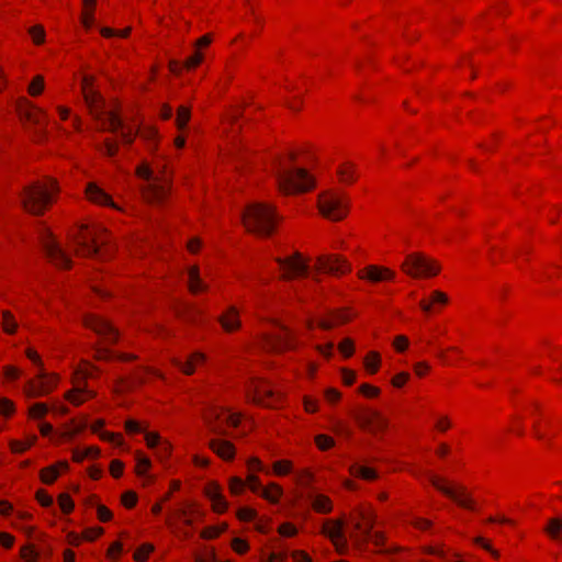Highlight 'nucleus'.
<instances>
[{"instance_id":"4be33fe9","label":"nucleus","mask_w":562,"mask_h":562,"mask_svg":"<svg viewBox=\"0 0 562 562\" xmlns=\"http://www.w3.org/2000/svg\"><path fill=\"white\" fill-rule=\"evenodd\" d=\"M274 392L267 385H258L251 396V401L263 406H273Z\"/></svg>"},{"instance_id":"4468645a","label":"nucleus","mask_w":562,"mask_h":562,"mask_svg":"<svg viewBox=\"0 0 562 562\" xmlns=\"http://www.w3.org/2000/svg\"><path fill=\"white\" fill-rule=\"evenodd\" d=\"M429 480L431 484L441 493L447 495L448 497L452 498L454 502H457L460 506L473 509V501L467 495L465 490L463 487H451L443 483L441 479H439L436 475H430Z\"/></svg>"},{"instance_id":"6e6d98bb","label":"nucleus","mask_w":562,"mask_h":562,"mask_svg":"<svg viewBox=\"0 0 562 562\" xmlns=\"http://www.w3.org/2000/svg\"><path fill=\"white\" fill-rule=\"evenodd\" d=\"M245 487V482L239 477H232L229 488L233 494H238Z\"/></svg>"},{"instance_id":"473e14b6","label":"nucleus","mask_w":562,"mask_h":562,"mask_svg":"<svg viewBox=\"0 0 562 562\" xmlns=\"http://www.w3.org/2000/svg\"><path fill=\"white\" fill-rule=\"evenodd\" d=\"M93 392L89 390L88 385L85 389H81L79 385L76 389L67 394V398L74 405H79L83 402V400L88 396H92Z\"/></svg>"},{"instance_id":"37998d69","label":"nucleus","mask_w":562,"mask_h":562,"mask_svg":"<svg viewBox=\"0 0 562 562\" xmlns=\"http://www.w3.org/2000/svg\"><path fill=\"white\" fill-rule=\"evenodd\" d=\"M44 89V78L36 76L29 86V92L31 95H38Z\"/></svg>"},{"instance_id":"4c0bfd02","label":"nucleus","mask_w":562,"mask_h":562,"mask_svg":"<svg viewBox=\"0 0 562 562\" xmlns=\"http://www.w3.org/2000/svg\"><path fill=\"white\" fill-rule=\"evenodd\" d=\"M2 317H3V322H2L3 330L8 334H13L18 327V324L14 321L13 315L9 311H3Z\"/></svg>"},{"instance_id":"c9c22d12","label":"nucleus","mask_w":562,"mask_h":562,"mask_svg":"<svg viewBox=\"0 0 562 562\" xmlns=\"http://www.w3.org/2000/svg\"><path fill=\"white\" fill-rule=\"evenodd\" d=\"M145 439H146L147 446L149 448H156V447H159L161 445V439H160L158 434L146 432L145 434ZM162 449H164L165 453H168L169 445L167 442L162 443Z\"/></svg>"},{"instance_id":"39448f33","label":"nucleus","mask_w":562,"mask_h":562,"mask_svg":"<svg viewBox=\"0 0 562 562\" xmlns=\"http://www.w3.org/2000/svg\"><path fill=\"white\" fill-rule=\"evenodd\" d=\"M138 176L147 181V187L144 189V195L148 201L162 200L169 190L168 178L165 173L160 176L146 165L137 169Z\"/></svg>"},{"instance_id":"20e7f679","label":"nucleus","mask_w":562,"mask_h":562,"mask_svg":"<svg viewBox=\"0 0 562 562\" xmlns=\"http://www.w3.org/2000/svg\"><path fill=\"white\" fill-rule=\"evenodd\" d=\"M318 209L324 217L340 221L348 213V201L336 191H326L318 198Z\"/></svg>"},{"instance_id":"69168bd1","label":"nucleus","mask_w":562,"mask_h":562,"mask_svg":"<svg viewBox=\"0 0 562 562\" xmlns=\"http://www.w3.org/2000/svg\"><path fill=\"white\" fill-rule=\"evenodd\" d=\"M279 532L282 536L291 537V536H294L296 533V528L293 525L286 522V524H283V525L280 526Z\"/></svg>"},{"instance_id":"423d86ee","label":"nucleus","mask_w":562,"mask_h":562,"mask_svg":"<svg viewBox=\"0 0 562 562\" xmlns=\"http://www.w3.org/2000/svg\"><path fill=\"white\" fill-rule=\"evenodd\" d=\"M402 269L413 278L431 277L440 271V266L420 252L406 256Z\"/></svg>"},{"instance_id":"a878e982","label":"nucleus","mask_w":562,"mask_h":562,"mask_svg":"<svg viewBox=\"0 0 562 562\" xmlns=\"http://www.w3.org/2000/svg\"><path fill=\"white\" fill-rule=\"evenodd\" d=\"M359 515L361 521L355 524V529L359 530L366 538L373 532L374 517L371 513L366 510H361Z\"/></svg>"},{"instance_id":"412c9836","label":"nucleus","mask_w":562,"mask_h":562,"mask_svg":"<svg viewBox=\"0 0 562 562\" xmlns=\"http://www.w3.org/2000/svg\"><path fill=\"white\" fill-rule=\"evenodd\" d=\"M209 445L210 448L222 459L231 460L234 458L235 448L229 441L224 439H212Z\"/></svg>"},{"instance_id":"72a5a7b5","label":"nucleus","mask_w":562,"mask_h":562,"mask_svg":"<svg viewBox=\"0 0 562 562\" xmlns=\"http://www.w3.org/2000/svg\"><path fill=\"white\" fill-rule=\"evenodd\" d=\"M312 506L318 513H328L331 509V504L328 497L324 495H312L311 496Z\"/></svg>"},{"instance_id":"f8f14e48","label":"nucleus","mask_w":562,"mask_h":562,"mask_svg":"<svg viewBox=\"0 0 562 562\" xmlns=\"http://www.w3.org/2000/svg\"><path fill=\"white\" fill-rule=\"evenodd\" d=\"M56 385V378L48 375L44 370L37 374V380H29L24 393L29 397H38L49 393Z\"/></svg>"},{"instance_id":"cd10ccee","label":"nucleus","mask_w":562,"mask_h":562,"mask_svg":"<svg viewBox=\"0 0 562 562\" xmlns=\"http://www.w3.org/2000/svg\"><path fill=\"white\" fill-rule=\"evenodd\" d=\"M205 360V357L201 352H194L190 356V358L186 361H177V367L186 374H192L194 371L195 366H199L200 363H203Z\"/></svg>"},{"instance_id":"49530a36","label":"nucleus","mask_w":562,"mask_h":562,"mask_svg":"<svg viewBox=\"0 0 562 562\" xmlns=\"http://www.w3.org/2000/svg\"><path fill=\"white\" fill-rule=\"evenodd\" d=\"M316 445L321 450H327L335 443L334 439L327 435H318L315 438Z\"/></svg>"},{"instance_id":"7ed1b4c3","label":"nucleus","mask_w":562,"mask_h":562,"mask_svg":"<svg viewBox=\"0 0 562 562\" xmlns=\"http://www.w3.org/2000/svg\"><path fill=\"white\" fill-rule=\"evenodd\" d=\"M276 177L279 189L285 194L307 191L314 186L312 177L303 168H285L279 164Z\"/></svg>"},{"instance_id":"7c9ffc66","label":"nucleus","mask_w":562,"mask_h":562,"mask_svg":"<svg viewBox=\"0 0 562 562\" xmlns=\"http://www.w3.org/2000/svg\"><path fill=\"white\" fill-rule=\"evenodd\" d=\"M95 0H83V13L81 18L82 25L86 30H90L94 23L93 10Z\"/></svg>"},{"instance_id":"5fc2aeb1","label":"nucleus","mask_w":562,"mask_h":562,"mask_svg":"<svg viewBox=\"0 0 562 562\" xmlns=\"http://www.w3.org/2000/svg\"><path fill=\"white\" fill-rule=\"evenodd\" d=\"M232 547L239 554L245 553L249 548L248 543L240 538H235L232 542Z\"/></svg>"},{"instance_id":"f257e3e1","label":"nucleus","mask_w":562,"mask_h":562,"mask_svg":"<svg viewBox=\"0 0 562 562\" xmlns=\"http://www.w3.org/2000/svg\"><path fill=\"white\" fill-rule=\"evenodd\" d=\"M57 191L58 187L53 179L34 181L23 187L20 192V202L26 212L38 216L53 203Z\"/></svg>"},{"instance_id":"1a4fd4ad","label":"nucleus","mask_w":562,"mask_h":562,"mask_svg":"<svg viewBox=\"0 0 562 562\" xmlns=\"http://www.w3.org/2000/svg\"><path fill=\"white\" fill-rule=\"evenodd\" d=\"M205 423L213 434L224 436L226 432L223 425L236 427L239 423V416L220 407L210 408L204 415Z\"/></svg>"},{"instance_id":"2eb2a0df","label":"nucleus","mask_w":562,"mask_h":562,"mask_svg":"<svg viewBox=\"0 0 562 562\" xmlns=\"http://www.w3.org/2000/svg\"><path fill=\"white\" fill-rule=\"evenodd\" d=\"M108 132H113L116 137H120L124 143H131L135 133L133 127L126 126L115 109L110 104L108 100Z\"/></svg>"},{"instance_id":"bb28decb","label":"nucleus","mask_w":562,"mask_h":562,"mask_svg":"<svg viewBox=\"0 0 562 562\" xmlns=\"http://www.w3.org/2000/svg\"><path fill=\"white\" fill-rule=\"evenodd\" d=\"M543 530L552 540L562 542V517L550 518Z\"/></svg>"},{"instance_id":"8fccbe9b","label":"nucleus","mask_w":562,"mask_h":562,"mask_svg":"<svg viewBox=\"0 0 562 562\" xmlns=\"http://www.w3.org/2000/svg\"><path fill=\"white\" fill-rule=\"evenodd\" d=\"M58 503L61 510L66 514L70 513L74 508V502L68 494H60L58 497Z\"/></svg>"},{"instance_id":"c03bdc74","label":"nucleus","mask_w":562,"mask_h":562,"mask_svg":"<svg viewBox=\"0 0 562 562\" xmlns=\"http://www.w3.org/2000/svg\"><path fill=\"white\" fill-rule=\"evenodd\" d=\"M29 33L32 36L35 44H41L44 42L45 31L42 25H34L30 27Z\"/></svg>"},{"instance_id":"aec40b11","label":"nucleus","mask_w":562,"mask_h":562,"mask_svg":"<svg viewBox=\"0 0 562 562\" xmlns=\"http://www.w3.org/2000/svg\"><path fill=\"white\" fill-rule=\"evenodd\" d=\"M222 327L231 333L240 327L239 313L235 306H229L220 317Z\"/></svg>"},{"instance_id":"774afa93","label":"nucleus","mask_w":562,"mask_h":562,"mask_svg":"<svg viewBox=\"0 0 562 562\" xmlns=\"http://www.w3.org/2000/svg\"><path fill=\"white\" fill-rule=\"evenodd\" d=\"M150 461L146 457L138 458L137 460V473L139 475L144 474L145 471L149 468Z\"/></svg>"},{"instance_id":"0eeeda50","label":"nucleus","mask_w":562,"mask_h":562,"mask_svg":"<svg viewBox=\"0 0 562 562\" xmlns=\"http://www.w3.org/2000/svg\"><path fill=\"white\" fill-rule=\"evenodd\" d=\"M82 94L85 104L89 111V114L103 125L102 115L104 101L103 97L95 85V79L91 75H86L82 79Z\"/></svg>"},{"instance_id":"ea45409f","label":"nucleus","mask_w":562,"mask_h":562,"mask_svg":"<svg viewBox=\"0 0 562 562\" xmlns=\"http://www.w3.org/2000/svg\"><path fill=\"white\" fill-rule=\"evenodd\" d=\"M189 119H190V110H189V108H187L184 105H181L178 109L177 119H176V124H177L178 128L179 130L184 128V126L187 125Z\"/></svg>"},{"instance_id":"58836bf2","label":"nucleus","mask_w":562,"mask_h":562,"mask_svg":"<svg viewBox=\"0 0 562 562\" xmlns=\"http://www.w3.org/2000/svg\"><path fill=\"white\" fill-rule=\"evenodd\" d=\"M85 324L87 327L91 328L94 333L99 335H101L104 330L103 322L93 315L87 316L85 318Z\"/></svg>"},{"instance_id":"c756f323","label":"nucleus","mask_w":562,"mask_h":562,"mask_svg":"<svg viewBox=\"0 0 562 562\" xmlns=\"http://www.w3.org/2000/svg\"><path fill=\"white\" fill-rule=\"evenodd\" d=\"M349 471L353 476L361 477V479L368 480V481H371V480H374L378 477V474L373 469L366 467L363 464L357 463V462L350 465Z\"/></svg>"},{"instance_id":"f3484780","label":"nucleus","mask_w":562,"mask_h":562,"mask_svg":"<svg viewBox=\"0 0 562 562\" xmlns=\"http://www.w3.org/2000/svg\"><path fill=\"white\" fill-rule=\"evenodd\" d=\"M358 423L371 431L376 432L383 430L387 426V420L378 411H368L356 416Z\"/></svg>"},{"instance_id":"6ab92c4d","label":"nucleus","mask_w":562,"mask_h":562,"mask_svg":"<svg viewBox=\"0 0 562 562\" xmlns=\"http://www.w3.org/2000/svg\"><path fill=\"white\" fill-rule=\"evenodd\" d=\"M358 276L360 279H366L371 282H380L383 280H391L395 274L387 268L371 265L360 270Z\"/></svg>"},{"instance_id":"b1692460","label":"nucleus","mask_w":562,"mask_h":562,"mask_svg":"<svg viewBox=\"0 0 562 562\" xmlns=\"http://www.w3.org/2000/svg\"><path fill=\"white\" fill-rule=\"evenodd\" d=\"M188 278V286L193 294L207 290V284L204 283L203 280L200 278L198 267H191L189 269Z\"/></svg>"},{"instance_id":"13d9d810","label":"nucleus","mask_w":562,"mask_h":562,"mask_svg":"<svg viewBox=\"0 0 562 562\" xmlns=\"http://www.w3.org/2000/svg\"><path fill=\"white\" fill-rule=\"evenodd\" d=\"M338 348L345 357H350L353 353V344L350 339L341 341Z\"/></svg>"},{"instance_id":"79ce46f5","label":"nucleus","mask_w":562,"mask_h":562,"mask_svg":"<svg viewBox=\"0 0 562 562\" xmlns=\"http://www.w3.org/2000/svg\"><path fill=\"white\" fill-rule=\"evenodd\" d=\"M48 412V407L44 403H36L30 407V415L32 418L40 419Z\"/></svg>"},{"instance_id":"0e129e2a","label":"nucleus","mask_w":562,"mask_h":562,"mask_svg":"<svg viewBox=\"0 0 562 562\" xmlns=\"http://www.w3.org/2000/svg\"><path fill=\"white\" fill-rule=\"evenodd\" d=\"M13 412V403L8 398H0V413L3 415L11 414Z\"/></svg>"},{"instance_id":"393cba45","label":"nucleus","mask_w":562,"mask_h":562,"mask_svg":"<svg viewBox=\"0 0 562 562\" xmlns=\"http://www.w3.org/2000/svg\"><path fill=\"white\" fill-rule=\"evenodd\" d=\"M21 114L32 124H35V125H41L42 122L45 120L46 115L45 113L32 105L31 103L29 102H25V108L23 110H21Z\"/></svg>"},{"instance_id":"f03ea898","label":"nucleus","mask_w":562,"mask_h":562,"mask_svg":"<svg viewBox=\"0 0 562 562\" xmlns=\"http://www.w3.org/2000/svg\"><path fill=\"white\" fill-rule=\"evenodd\" d=\"M241 218L248 232L266 237L274 232L278 215L270 204L254 202L243 211Z\"/></svg>"},{"instance_id":"680f3d73","label":"nucleus","mask_w":562,"mask_h":562,"mask_svg":"<svg viewBox=\"0 0 562 562\" xmlns=\"http://www.w3.org/2000/svg\"><path fill=\"white\" fill-rule=\"evenodd\" d=\"M34 440H35V438H33L32 441H30L27 443H23L21 441H12L11 449L15 453H21V452L25 451L27 448H30L31 445L34 442Z\"/></svg>"},{"instance_id":"5701e85b","label":"nucleus","mask_w":562,"mask_h":562,"mask_svg":"<svg viewBox=\"0 0 562 562\" xmlns=\"http://www.w3.org/2000/svg\"><path fill=\"white\" fill-rule=\"evenodd\" d=\"M205 493L212 501L214 510L223 513L227 508V502L222 496L218 485L210 483L205 488Z\"/></svg>"},{"instance_id":"bf43d9fd","label":"nucleus","mask_w":562,"mask_h":562,"mask_svg":"<svg viewBox=\"0 0 562 562\" xmlns=\"http://www.w3.org/2000/svg\"><path fill=\"white\" fill-rule=\"evenodd\" d=\"M123 471V464L119 460H113L111 464L108 467V472H111V474L115 477L120 476Z\"/></svg>"},{"instance_id":"9d476101","label":"nucleus","mask_w":562,"mask_h":562,"mask_svg":"<svg viewBox=\"0 0 562 562\" xmlns=\"http://www.w3.org/2000/svg\"><path fill=\"white\" fill-rule=\"evenodd\" d=\"M98 229L94 226L81 225L78 234L72 237L76 251L80 255L92 257L99 254L97 239Z\"/></svg>"},{"instance_id":"9b49d317","label":"nucleus","mask_w":562,"mask_h":562,"mask_svg":"<svg viewBox=\"0 0 562 562\" xmlns=\"http://www.w3.org/2000/svg\"><path fill=\"white\" fill-rule=\"evenodd\" d=\"M263 345L267 350L272 352H283L295 347L292 333L283 325L280 326L279 333L266 335Z\"/></svg>"},{"instance_id":"c85d7f7f","label":"nucleus","mask_w":562,"mask_h":562,"mask_svg":"<svg viewBox=\"0 0 562 562\" xmlns=\"http://www.w3.org/2000/svg\"><path fill=\"white\" fill-rule=\"evenodd\" d=\"M86 198L95 204H103L105 201L104 191L95 183L88 182L86 186Z\"/></svg>"},{"instance_id":"ddd939ff","label":"nucleus","mask_w":562,"mask_h":562,"mask_svg":"<svg viewBox=\"0 0 562 562\" xmlns=\"http://www.w3.org/2000/svg\"><path fill=\"white\" fill-rule=\"evenodd\" d=\"M276 261L283 270V279H292L299 276H307L308 265L304 261L299 252H295L292 257L277 258Z\"/></svg>"},{"instance_id":"2f4dec72","label":"nucleus","mask_w":562,"mask_h":562,"mask_svg":"<svg viewBox=\"0 0 562 562\" xmlns=\"http://www.w3.org/2000/svg\"><path fill=\"white\" fill-rule=\"evenodd\" d=\"M349 316L342 312L334 313L329 318L319 321V327L323 329H331L337 325L348 322Z\"/></svg>"},{"instance_id":"a211bd4d","label":"nucleus","mask_w":562,"mask_h":562,"mask_svg":"<svg viewBox=\"0 0 562 562\" xmlns=\"http://www.w3.org/2000/svg\"><path fill=\"white\" fill-rule=\"evenodd\" d=\"M323 532L333 540L336 549L341 553L346 548L344 522L340 520H328L324 525Z\"/></svg>"},{"instance_id":"e2e57ef3","label":"nucleus","mask_w":562,"mask_h":562,"mask_svg":"<svg viewBox=\"0 0 562 562\" xmlns=\"http://www.w3.org/2000/svg\"><path fill=\"white\" fill-rule=\"evenodd\" d=\"M256 517V512L251 508H240L238 510V518L241 520H252Z\"/></svg>"},{"instance_id":"052dcab7","label":"nucleus","mask_w":562,"mask_h":562,"mask_svg":"<svg viewBox=\"0 0 562 562\" xmlns=\"http://www.w3.org/2000/svg\"><path fill=\"white\" fill-rule=\"evenodd\" d=\"M37 501L42 506L48 507L53 504V498L45 491L40 490L36 494Z\"/></svg>"},{"instance_id":"3c124183","label":"nucleus","mask_w":562,"mask_h":562,"mask_svg":"<svg viewBox=\"0 0 562 562\" xmlns=\"http://www.w3.org/2000/svg\"><path fill=\"white\" fill-rule=\"evenodd\" d=\"M137 502V495L135 492L133 491H127L125 493L122 494V504L126 507V508H132L135 506Z\"/></svg>"},{"instance_id":"09e8293b","label":"nucleus","mask_w":562,"mask_h":562,"mask_svg":"<svg viewBox=\"0 0 562 562\" xmlns=\"http://www.w3.org/2000/svg\"><path fill=\"white\" fill-rule=\"evenodd\" d=\"M352 165L347 164L338 169V175L341 179V181L348 182L353 181V171H352Z\"/></svg>"},{"instance_id":"864d4df0","label":"nucleus","mask_w":562,"mask_h":562,"mask_svg":"<svg viewBox=\"0 0 562 562\" xmlns=\"http://www.w3.org/2000/svg\"><path fill=\"white\" fill-rule=\"evenodd\" d=\"M202 59H203V55L199 52H195L192 56H190L184 61L183 66L188 69L194 68L202 61Z\"/></svg>"},{"instance_id":"dca6fc26","label":"nucleus","mask_w":562,"mask_h":562,"mask_svg":"<svg viewBox=\"0 0 562 562\" xmlns=\"http://www.w3.org/2000/svg\"><path fill=\"white\" fill-rule=\"evenodd\" d=\"M316 268L319 271L342 274L350 270V266L339 256L323 255L317 258Z\"/></svg>"},{"instance_id":"f704fd0d","label":"nucleus","mask_w":562,"mask_h":562,"mask_svg":"<svg viewBox=\"0 0 562 562\" xmlns=\"http://www.w3.org/2000/svg\"><path fill=\"white\" fill-rule=\"evenodd\" d=\"M282 494V488L277 484H271L269 487L263 488L261 495L268 501L276 503Z\"/></svg>"},{"instance_id":"e433bc0d","label":"nucleus","mask_w":562,"mask_h":562,"mask_svg":"<svg viewBox=\"0 0 562 562\" xmlns=\"http://www.w3.org/2000/svg\"><path fill=\"white\" fill-rule=\"evenodd\" d=\"M59 475L57 467L52 465L41 471V480L45 484H52Z\"/></svg>"},{"instance_id":"de8ad7c7","label":"nucleus","mask_w":562,"mask_h":562,"mask_svg":"<svg viewBox=\"0 0 562 562\" xmlns=\"http://www.w3.org/2000/svg\"><path fill=\"white\" fill-rule=\"evenodd\" d=\"M154 550L151 544H144L136 550L134 558L137 562H145L148 554Z\"/></svg>"},{"instance_id":"603ef678","label":"nucleus","mask_w":562,"mask_h":562,"mask_svg":"<svg viewBox=\"0 0 562 562\" xmlns=\"http://www.w3.org/2000/svg\"><path fill=\"white\" fill-rule=\"evenodd\" d=\"M274 472L279 475H283L290 472L291 463L285 460L277 461L273 465Z\"/></svg>"},{"instance_id":"a19ab883","label":"nucleus","mask_w":562,"mask_h":562,"mask_svg":"<svg viewBox=\"0 0 562 562\" xmlns=\"http://www.w3.org/2000/svg\"><path fill=\"white\" fill-rule=\"evenodd\" d=\"M100 454V450L98 448H88L83 451H75L74 452V459L76 461H81L83 460L85 458H90V459H94L97 458L98 456Z\"/></svg>"},{"instance_id":"4d7b16f0","label":"nucleus","mask_w":562,"mask_h":562,"mask_svg":"<svg viewBox=\"0 0 562 562\" xmlns=\"http://www.w3.org/2000/svg\"><path fill=\"white\" fill-rule=\"evenodd\" d=\"M247 480H248L249 487L252 492L260 493V494L262 493L263 487L261 486L259 479L256 475L249 474Z\"/></svg>"},{"instance_id":"338daca9","label":"nucleus","mask_w":562,"mask_h":562,"mask_svg":"<svg viewBox=\"0 0 562 562\" xmlns=\"http://www.w3.org/2000/svg\"><path fill=\"white\" fill-rule=\"evenodd\" d=\"M409 379V374L406 373V372H401L398 374H396L393 379H392V384L396 387H400L402 386L407 380Z\"/></svg>"},{"instance_id":"a18cd8bd","label":"nucleus","mask_w":562,"mask_h":562,"mask_svg":"<svg viewBox=\"0 0 562 562\" xmlns=\"http://www.w3.org/2000/svg\"><path fill=\"white\" fill-rule=\"evenodd\" d=\"M380 362V357L375 352H370L366 358L364 364L366 368L372 373L376 372Z\"/></svg>"},{"instance_id":"6e6552de","label":"nucleus","mask_w":562,"mask_h":562,"mask_svg":"<svg viewBox=\"0 0 562 562\" xmlns=\"http://www.w3.org/2000/svg\"><path fill=\"white\" fill-rule=\"evenodd\" d=\"M41 244L48 260L58 268L68 269L71 266V259L68 254L61 248L59 243L55 239L54 235L48 228H43L41 233Z\"/></svg>"}]
</instances>
